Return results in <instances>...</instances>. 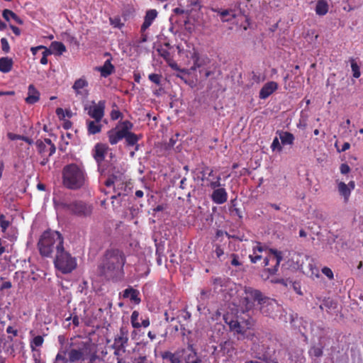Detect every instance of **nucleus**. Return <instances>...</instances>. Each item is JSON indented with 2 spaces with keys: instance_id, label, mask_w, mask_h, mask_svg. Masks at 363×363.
Masks as SVG:
<instances>
[{
  "instance_id": "f257e3e1",
  "label": "nucleus",
  "mask_w": 363,
  "mask_h": 363,
  "mask_svg": "<svg viewBox=\"0 0 363 363\" xmlns=\"http://www.w3.org/2000/svg\"><path fill=\"white\" fill-rule=\"evenodd\" d=\"M64 247V238L61 233L55 230H46L40 237L38 248L40 255L44 257H54Z\"/></svg>"
},
{
  "instance_id": "f03ea898",
  "label": "nucleus",
  "mask_w": 363,
  "mask_h": 363,
  "mask_svg": "<svg viewBox=\"0 0 363 363\" xmlns=\"http://www.w3.org/2000/svg\"><path fill=\"white\" fill-rule=\"evenodd\" d=\"M263 252L267 254L263 262L264 267L269 264L270 260L275 261L276 263L273 267H269L266 269L270 274H275L278 271L280 262L283 259L282 252L276 249L267 248L261 242H256L252 247V253L249 255L251 262L256 263L259 261L262 257V253Z\"/></svg>"
},
{
  "instance_id": "7ed1b4c3",
  "label": "nucleus",
  "mask_w": 363,
  "mask_h": 363,
  "mask_svg": "<svg viewBox=\"0 0 363 363\" xmlns=\"http://www.w3.org/2000/svg\"><path fill=\"white\" fill-rule=\"evenodd\" d=\"M86 180V173L82 166L72 163L63 167L62 184L67 189H79L85 185Z\"/></svg>"
},
{
  "instance_id": "20e7f679",
  "label": "nucleus",
  "mask_w": 363,
  "mask_h": 363,
  "mask_svg": "<svg viewBox=\"0 0 363 363\" xmlns=\"http://www.w3.org/2000/svg\"><path fill=\"white\" fill-rule=\"evenodd\" d=\"M125 257L118 250L107 251L105 259L101 266V273L108 279H113L123 270Z\"/></svg>"
},
{
  "instance_id": "39448f33",
  "label": "nucleus",
  "mask_w": 363,
  "mask_h": 363,
  "mask_svg": "<svg viewBox=\"0 0 363 363\" xmlns=\"http://www.w3.org/2000/svg\"><path fill=\"white\" fill-rule=\"evenodd\" d=\"M245 301L246 302V308L250 309L252 307V302L257 301L260 305L259 309L262 313H269L268 310H265L266 306H274L276 305V301L273 299L265 297L262 295L261 291L254 289L250 287H245Z\"/></svg>"
},
{
  "instance_id": "423d86ee",
  "label": "nucleus",
  "mask_w": 363,
  "mask_h": 363,
  "mask_svg": "<svg viewBox=\"0 0 363 363\" xmlns=\"http://www.w3.org/2000/svg\"><path fill=\"white\" fill-rule=\"evenodd\" d=\"M53 262L55 267L63 274L72 272L77 266L76 258L64 247L54 256Z\"/></svg>"
},
{
  "instance_id": "0eeeda50",
  "label": "nucleus",
  "mask_w": 363,
  "mask_h": 363,
  "mask_svg": "<svg viewBox=\"0 0 363 363\" xmlns=\"http://www.w3.org/2000/svg\"><path fill=\"white\" fill-rule=\"evenodd\" d=\"M93 345L90 342L79 341L72 342L68 351L69 362L71 363L84 361L87 359Z\"/></svg>"
},
{
  "instance_id": "6e6552de",
  "label": "nucleus",
  "mask_w": 363,
  "mask_h": 363,
  "mask_svg": "<svg viewBox=\"0 0 363 363\" xmlns=\"http://www.w3.org/2000/svg\"><path fill=\"white\" fill-rule=\"evenodd\" d=\"M61 206L65 211H69L72 215L79 217H87L91 216L93 211L91 204L85 203L82 201H74L70 203H62Z\"/></svg>"
},
{
  "instance_id": "1a4fd4ad",
  "label": "nucleus",
  "mask_w": 363,
  "mask_h": 363,
  "mask_svg": "<svg viewBox=\"0 0 363 363\" xmlns=\"http://www.w3.org/2000/svg\"><path fill=\"white\" fill-rule=\"evenodd\" d=\"M105 101H99L97 104L91 101V104L85 107L87 113L96 121H101L104 116Z\"/></svg>"
},
{
  "instance_id": "9d476101",
  "label": "nucleus",
  "mask_w": 363,
  "mask_h": 363,
  "mask_svg": "<svg viewBox=\"0 0 363 363\" xmlns=\"http://www.w3.org/2000/svg\"><path fill=\"white\" fill-rule=\"evenodd\" d=\"M128 342V329L126 326H122L120 331L114 337L112 348L126 349Z\"/></svg>"
},
{
  "instance_id": "9b49d317",
  "label": "nucleus",
  "mask_w": 363,
  "mask_h": 363,
  "mask_svg": "<svg viewBox=\"0 0 363 363\" xmlns=\"http://www.w3.org/2000/svg\"><path fill=\"white\" fill-rule=\"evenodd\" d=\"M89 83L87 80L85 78L82 77L74 82L72 85V89L75 91L77 96H81L82 97L86 98L89 95V91L87 89Z\"/></svg>"
},
{
  "instance_id": "f8f14e48",
  "label": "nucleus",
  "mask_w": 363,
  "mask_h": 363,
  "mask_svg": "<svg viewBox=\"0 0 363 363\" xmlns=\"http://www.w3.org/2000/svg\"><path fill=\"white\" fill-rule=\"evenodd\" d=\"M158 15L156 9H149L146 11L144 22L141 26V32L144 33L153 23Z\"/></svg>"
},
{
  "instance_id": "ddd939ff",
  "label": "nucleus",
  "mask_w": 363,
  "mask_h": 363,
  "mask_svg": "<svg viewBox=\"0 0 363 363\" xmlns=\"http://www.w3.org/2000/svg\"><path fill=\"white\" fill-rule=\"evenodd\" d=\"M108 142L111 145H116L121 140L125 135L119 129V126L113 128L107 132Z\"/></svg>"
},
{
  "instance_id": "4468645a",
  "label": "nucleus",
  "mask_w": 363,
  "mask_h": 363,
  "mask_svg": "<svg viewBox=\"0 0 363 363\" xmlns=\"http://www.w3.org/2000/svg\"><path fill=\"white\" fill-rule=\"evenodd\" d=\"M278 88V84L275 82H269L266 83L259 91V98L265 99L269 97Z\"/></svg>"
},
{
  "instance_id": "2eb2a0df",
  "label": "nucleus",
  "mask_w": 363,
  "mask_h": 363,
  "mask_svg": "<svg viewBox=\"0 0 363 363\" xmlns=\"http://www.w3.org/2000/svg\"><path fill=\"white\" fill-rule=\"evenodd\" d=\"M211 199L215 203H224L228 199V193L224 188L216 189L213 191Z\"/></svg>"
},
{
  "instance_id": "dca6fc26",
  "label": "nucleus",
  "mask_w": 363,
  "mask_h": 363,
  "mask_svg": "<svg viewBox=\"0 0 363 363\" xmlns=\"http://www.w3.org/2000/svg\"><path fill=\"white\" fill-rule=\"evenodd\" d=\"M108 150V147L106 144L97 143L94 150V157L95 160L100 162L105 158V155Z\"/></svg>"
},
{
  "instance_id": "f3484780",
  "label": "nucleus",
  "mask_w": 363,
  "mask_h": 363,
  "mask_svg": "<svg viewBox=\"0 0 363 363\" xmlns=\"http://www.w3.org/2000/svg\"><path fill=\"white\" fill-rule=\"evenodd\" d=\"M238 339H247L248 340H250L251 342H252L253 344L252 350L255 351L258 350V343L259 342V339L257 337V334L253 331L245 329L243 333L242 334L241 337H238Z\"/></svg>"
},
{
  "instance_id": "a211bd4d",
  "label": "nucleus",
  "mask_w": 363,
  "mask_h": 363,
  "mask_svg": "<svg viewBox=\"0 0 363 363\" xmlns=\"http://www.w3.org/2000/svg\"><path fill=\"white\" fill-rule=\"evenodd\" d=\"M40 99V93L33 84H30L28 89V96L26 101L28 104H33Z\"/></svg>"
},
{
  "instance_id": "6ab92c4d",
  "label": "nucleus",
  "mask_w": 363,
  "mask_h": 363,
  "mask_svg": "<svg viewBox=\"0 0 363 363\" xmlns=\"http://www.w3.org/2000/svg\"><path fill=\"white\" fill-rule=\"evenodd\" d=\"M139 294L140 293L138 290L134 289L132 287H129L123 291V296L125 298H130V301L138 304L140 302Z\"/></svg>"
},
{
  "instance_id": "aec40b11",
  "label": "nucleus",
  "mask_w": 363,
  "mask_h": 363,
  "mask_svg": "<svg viewBox=\"0 0 363 363\" xmlns=\"http://www.w3.org/2000/svg\"><path fill=\"white\" fill-rule=\"evenodd\" d=\"M281 143L283 145H292L294 141V136L292 133L287 131H277Z\"/></svg>"
},
{
  "instance_id": "412c9836",
  "label": "nucleus",
  "mask_w": 363,
  "mask_h": 363,
  "mask_svg": "<svg viewBox=\"0 0 363 363\" xmlns=\"http://www.w3.org/2000/svg\"><path fill=\"white\" fill-rule=\"evenodd\" d=\"M213 11L214 12L218 13L221 18L223 22H228L230 21L233 18L235 17V14L234 13L233 10H220L219 9H213Z\"/></svg>"
},
{
  "instance_id": "4be33fe9",
  "label": "nucleus",
  "mask_w": 363,
  "mask_h": 363,
  "mask_svg": "<svg viewBox=\"0 0 363 363\" xmlns=\"http://www.w3.org/2000/svg\"><path fill=\"white\" fill-rule=\"evenodd\" d=\"M184 362L185 363H201V359L192 347H190L189 351L185 354Z\"/></svg>"
},
{
  "instance_id": "5701e85b",
  "label": "nucleus",
  "mask_w": 363,
  "mask_h": 363,
  "mask_svg": "<svg viewBox=\"0 0 363 363\" xmlns=\"http://www.w3.org/2000/svg\"><path fill=\"white\" fill-rule=\"evenodd\" d=\"M337 190L340 195L344 198V201L345 203L348 202L351 191L348 189L347 185L343 182H338Z\"/></svg>"
},
{
  "instance_id": "b1692460",
  "label": "nucleus",
  "mask_w": 363,
  "mask_h": 363,
  "mask_svg": "<svg viewBox=\"0 0 363 363\" xmlns=\"http://www.w3.org/2000/svg\"><path fill=\"white\" fill-rule=\"evenodd\" d=\"M124 138L128 146H135V150H138V142L141 138V135L130 133L125 134Z\"/></svg>"
},
{
  "instance_id": "393cba45",
  "label": "nucleus",
  "mask_w": 363,
  "mask_h": 363,
  "mask_svg": "<svg viewBox=\"0 0 363 363\" xmlns=\"http://www.w3.org/2000/svg\"><path fill=\"white\" fill-rule=\"evenodd\" d=\"M97 69L101 72V75L104 77H106L110 75L114 71V67L111 64L110 60L105 61L102 67H99Z\"/></svg>"
},
{
  "instance_id": "a878e982",
  "label": "nucleus",
  "mask_w": 363,
  "mask_h": 363,
  "mask_svg": "<svg viewBox=\"0 0 363 363\" xmlns=\"http://www.w3.org/2000/svg\"><path fill=\"white\" fill-rule=\"evenodd\" d=\"M329 9V5L327 0H318L315 6V13L318 16L325 15Z\"/></svg>"
},
{
  "instance_id": "bb28decb",
  "label": "nucleus",
  "mask_w": 363,
  "mask_h": 363,
  "mask_svg": "<svg viewBox=\"0 0 363 363\" xmlns=\"http://www.w3.org/2000/svg\"><path fill=\"white\" fill-rule=\"evenodd\" d=\"M100 122L101 121H98L96 120L88 121L86 122L89 134L94 135L101 132L102 125H101Z\"/></svg>"
},
{
  "instance_id": "cd10ccee",
  "label": "nucleus",
  "mask_w": 363,
  "mask_h": 363,
  "mask_svg": "<svg viewBox=\"0 0 363 363\" xmlns=\"http://www.w3.org/2000/svg\"><path fill=\"white\" fill-rule=\"evenodd\" d=\"M13 60L9 57L0 58V71L3 73H7L12 69Z\"/></svg>"
},
{
  "instance_id": "c85d7f7f",
  "label": "nucleus",
  "mask_w": 363,
  "mask_h": 363,
  "mask_svg": "<svg viewBox=\"0 0 363 363\" xmlns=\"http://www.w3.org/2000/svg\"><path fill=\"white\" fill-rule=\"evenodd\" d=\"M225 323L229 325L230 329L231 330L242 335V334L243 333V332L245 329H244V328L242 326H241V325L240 324V323L238 320H231L230 321H228V318H225Z\"/></svg>"
},
{
  "instance_id": "c756f323",
  "label": "nucleus",
  "mask_w": 363,
  "mask_h": 363,
  "mask_svg": "<svg viewBox=\"0 0 363 363\" xmlns=\"http://www.w3.org/2000/svg\"><path fill=\"white\" fill-rule=\"evenodd\" d=\"M2 16L7 21H9L10 19H13L20 25L23 23V20L21 18H19L15 13H13L12 11L9 9H4L3 11Z\"/></svg>"
},
{
  "instance_id": "7c9ffc66",
  "label": "nucleus",
  "mask_w": 363,
  "mask_h": 363,
  "mask_svg": "<svg viewBox=\"0 0 363 363\" xmlns=\"http://www.w3.org/2000/svg\"><path fill=\"white\" fill-rule=\"evenodd\" d=\"M50 49L52 50L53 53L58 55H61L66 51L65 45L62 43L57 41H55L51 43Z\"/></svg>"
},
{
  "instance_id": "2f4dec72",
  "label": "nucleus",
  "mask_w": 363,
  "mask_h": 363,
  "mask_svg": "<svg viewBox=\"0 0 363 363\" xmlns=\"http://www.w3.org/2000/svg\"><path fill=\"white\" fill-rule=\"evenodd\" d=\"M162 359H168L170 363H181V359L178 354L171 352H164L161 354Z\"/></svg>"
},
{
  "instance_id": "473e14b6",
  "label": "nucleus",
  "mask_w": 363,
  "mask_h": 363,
  "mask_svg": "<svg viewBox=\"0 0 363 363\" xmlns=\"http://www.w3.org/2000/svg\"><path fill=\"white\" fill-rule=\"evenodd\" d=\"M38 152L39 154H40L43 157H45L46 154H49V149L48 146L46 145L45 143L43 142V140H38L35 143Z\"/></svg>"
},
{
  "instance_id": "72a5a7b5",
  "label": "nucleus",
  "mask_w": 363,
  "mask_h": 363,
  "mask_svg": "<svg viewBox=\"0 0 363 363\" xmlns=\"http://www.w3.org/2000/svg\"><path fill=\"white\" fill-rule=\"evenodd\" d=\"M88 363H102V359L96 354V351L94 350V347L91 349L90 354H89Z\"/></svg>"
},
{
  "instance_id": "f704fd0d",
  "label": "nucleus",
  "mask_w": 363,
  "mask_h": 363,
  "mask_svg": "<svg viewBox=\"0 0 363 363\" xmlns=\"http://www.w3.org/2000/svg\"><path fill=\"white\" fill-rule=\"evenodd\" d=\"M133 127V125L131 122L129 121H125L121 123L119 129L125 135L132 133L130 130H132Z\"/></svg>"
},
{
  "instance_id": "c9c22d12",
  "label": "nucleus",
  "mask_w": 363,
  "mask_h": 363,
  "mask_svg": "<svg viewBox=\"0 0 363 363\" xmlns=\"http://www.w3.org/2000/svg\"><path fill=\"white\" fill-rule=\"evenodd\" d=\"M69 362V358H66V351L60 350L55 357V361L54 363H67Z\"/></svg>"
},
{
  "instance_id": "e433bc0d",
  "label": "nucleus",
  "mask_w": 363,
  "mask_h": 363,
  "mask_svg": "<svg viewBox=\"0 0 363 363\" xmlns=\"http://www.w3.org/2000/svg\"><path fill=\"white\" fill-rule=\"evenodd\" d=\"M139 313L134 311L130 317L131 324L134 328H139L141 327L140 323L138 322Z\"/></svg>"
},
{
  "instance_id": "4c0bfd02",
  "label": "nucleus",
  "mask_w": 363,
  "mask_h": 363,
  "mask_svg": "<svg viewBox=\"0 0 363 363\" xmlns=\"http://www.w3.org/2000/svg\"><path fill=\"white\" fill-rule=\"evenodd\" d=\"M351 68L353 72V77L354 78H359L361 75L359 67L354 60H351Z\"/></svg>"
},
{
  "instance_id": "58836bf2",
  "label": "nucleus",
  "mask_w": 363,
  "mask_h": 363,
  "mask_svg": "<svg viewBox=\"0 0 363 363\" xmlns=\"http://www.w3.org/2000/svg\"><path fill=\"white\" fill-rule=\"evenodd\" d=\"M114 350V355L116 356L118 363H122L121 356L125 352L126 349L124 348H113Z\"/></svg>"
},
{
  "instance_id": "ea45409f",
  "label": "nucleus",
  "mask_w": 363,
  "mask_h": 363,
  "mask_svg": "<svg viewBox=\"0 0 363 363\" xmlns=\"http://www.w3.org/2000/svg\"><path fill=\"white\" fill-rule=\"evenodd\" d=\"M44 342V340H43V337L40 335H38V336H35L31 343H30V346L32 347V350H34V347L33 346H35V347H40L43 343Z\"/></svg>"
},
{
  "instance_id": "a19ab883",
  "label": "nucleus",
  "mask_w": 363,
  "mask_h": 363,
  "mask_svg": "<svg viewBox=\"0 0 363 363\" xmlns=\"http://www.w3.org/2000/svg\"><path fill=\"white\" fill-rule=\"evenodd\" d=\"M43 142L45 143L46 145L48 146L49 154L48 157L52 156L56 151L55 145L52 143L50 139L46 138Z\"/></svg>"
},
{
  "instance_id": "79ce46f5",
  "label": "nucleus",
  "mask_w": 363,
  "mask_h": 363,
  "mask_svg": "<svg viewBox=\"0 0 363 363\" xmlns=\"http://www.w3.org/2000/svg\"><path fill=\"white\" fill-rule=\"evenodd\" d=\"M209 182V184H208V186L213 189V191L216 189H218V188H220L221 186V184H220V177L218 176V177H216V180L215 181H208Z\"/></svg>"
},
{
  "instance_id": "37998d69",
  "label": "nucleus",
  "mask_w": 363,
  "mask_h": 363,
  "mask_svg": "<svg viewBox=\"0 0 363 363\" xmlns=\"http://www.w3.org/2000/svg\"><path fill=\"white\" fill-rule=\"evenodd\" d=\"M10 223L9 221L6 220V217L4 214L0 215V226L1 228V230L3 232H5L6 230L9 226Z\"/></svg>"
},
{
  "instance_id": "c03bdc74",
  "label": "nucleus",
  "mask_w": 363,
  "mask_h": 363,
  "mask_svg": "<svg viewBox=\"0 0 363 363\" xmlns=\"http://www.w3.org/2000/svg\"><path fill=\"white\" fill-rule=\"evenodd\" d=\"M1 49L5 53H8L10 51V46L6 38H2L1 39Z\"/></svg>"
},
{
  "instance_id": "a18cd8bd",
  "label": "nucleus",
  "mask_w": 363,
  "mask_h": 363,
  "mask_svg": "<svg viewBox=\"0 0 363 363\" xmlns=\"http://www.w3.org/2000/svg\"><path fill=\"white\" fill-rule=\"evenodd\" d=\"M271 148L272 150H278L279 152L281 151L282 150V147L280 145V143H279V138H275L274 140H273V142L272 143V145H271Z\"/></svg>"
},
{
  "instance_id": "49530a36",
  "label": "nucleus",
  "mask_w": 363,
  "mask_h": 363,
  "mask_svg": "<svg viewBox=\"0 0 363 363\" xmlns=\"http://www.w3.org/2000/svg\"><path fill=\"white\" fill-rule=\"evenodd\" d=\"M149 79L156 84L160 83V76L157 74H150L148 77Z\"/></svg>"
},
{
  "instance_id": "de8ad7c7",
  "label": "nucleus",
  "mask_w": 363,
  "mask_h": 363,
  "mask_svg": "<svg viewBox=\"0 0 363 363\" xmlns=\"http://www.w3.org/2000/svg\"><path fill=\"white\" fill-rule=\"evenodd\" d=\"M322 272L330 279H333V271L328 268V267H323L322 269Z\"/></svg>"
},
{
  "instance_id": "09e8293b",
  "label": "nucleus",
  "mask_w": 363,
  "mask_h": 363,
  "mask_svg": "<svg viewBox=\"0 0 363 363\" xmlns=\"http://www.w3.org/2000/svg\"><path fill=\"white\" fill-rule=\"evenodd\" d=\"M340 171L341 174H346L350 172V167L348 164L343 163L340 167Z\"/></svg>"
},
{
  "instance_id": "8fccbe9b",
  "label": "nucleus",
  "mask_w": 363,
  "mask_h": 363,
  "mask_svg": "<svg viewBox=\"0 0 363 363\" xmlns=\"http://www.w3.org/2000/svg\"><path fill=\"white\" fill-rule=\"evenodd\" d=\"M311 352L315 357H320L323 354L322 349L319 347H313L311 350Z\"/></svg>"
},
{
  "instance_id": "3c124183",
  "label": "nucleus",
  "mask_w": 363,
  "mask_h": 363,
  "mask_svg": "<svg viewBox=\"0 0 363 363\" xmlns=\"http://www.w3.org/2000/svg\"><path fill=\"white\" fill-rule=\"evenodd\" d=\"M7 136L11 140H21L22 138V135H16L12 133H9Z\"/></svg>"
},
{
  "instance_id": "603ef678",
  "label": "nucleus",
  "mask_w": 363,
  "mask_h": 363,
  "mask_svg": "<svg viewBox=\"0 0 363 363\" xmlns=\"http://www.w3.org/2000/svg\"><path fill=\"white\" fill-rule=\"evenodd\" d=\"M121 113L120 111L117 110H113L111 113V118L112 120H117L120 116Z\"/></svg>"
},
{
  "instance_id": "864d4df0",
  "label": "nucleus",
  "mask_w": 363,
  "mask_h": 363,
  "mask_svg": "<svg viewBox=\"0 0 363 363\" xmlns=\"http://www.w3.org/2000/svg\"><path fill=\"white\" fill-rule=\"evenodd\" d=\"M209 170V168L206 167L203 169V170L201 171V174H202V177H201V179L203 181V180H207V181H209V179L206 177L207 176V174H208V171Z\"/></svg>"
},
{
  "instance_id": "5fc2aeb1",
  "label": "nucleus",
  "mask_w": 363,
  "mask_h": 363,
  "mask_svg": "<svg viewBox=\"0 0 363 363\" xmlns=\"http://www.w3.org/2000/svg\"><path fill=\"white\" fill-rule=\"evenodd\" d=\"M70 319H72V323L75 326H78L79 325V318L77 315H74L73 317L70 315L66 319V320H69Z\"/></svg>"
},
{
  "instance_id": "6e6d98bb",
  "label": "nucleus",
  "mask_w": 363,
  "mask_h": 363,
  "mask_svg": "<svg viewBox=\"0 0 363 363\" xmlns=\"http://www.w3.org/2000/svg\"><path fill=\"white\" fill-rule=\"evenodd\" d=\"M195 57L196 59L194 60V66L191 68V70H196V68L200 67L202 65L201 62H199V59L197 57Z\"/></svg>"
},
{
  "instance_id": "4d7b16f0",
  "label": "nucleus",
  "mask_w": 363,
  "mask_h": 363,
  "mask_svg": "<svg viewBox=\"0 0 363 363\" xmlns=\"http://www.w3.org/2000/svg\"><path fill=\"white\" fill-rule=\"evenodd\" d=\"M133 363H148V362H147V357L143 356V357H140L138 359H135L134 360Z\"/></svg>"
},
{
  "instance_id": "13d9d810",
  "label": "nucleus",
  "mask_w": 363,
  "mask_h": 363,
  "mask_svg": "<svg viewBox=\"0 0 363 363\" xmlns=\"http://www.w3.org/2000/svg\"><path fill=\"white\" fill-rule=\"evenodd\" d=\"M6 333H11V334H13L14 336H16L17 334H18V331L16 330H15L13 327L11 326H9L7 328H6Z\"/></svg>"
},
{
  "instance_id": "bf43d9fd",
  "label": "nucleus",
  "mask_w": 363,
  "mask_h": 363,
  "mask_svg": "<svg viewBox=\"0 0 363 363\" xmlns=\"http://www.w3.org/2000/svg\"><path fill=\"white\" fill-rule=\"evenodd\" d=\"M10 28L16 35H19L21 34V30L18 27L11 25Z\"/></svg>"
},
{
  "instance_id": "052dcab7",
  "label": "nucleus",
  "mask_w": 363,
  "mask_h": 363,
  "mask_svg": "<svg viewBox=\"0 0 363 363\" xmlns=\"http://www.w3.org/2000/svg\"><path fill=\"white\" fill-rule=\"evenodd\" d=\"M215 252L218 257H220L221 255L224 254L223 250L220 247H217L216 248Z\"/></svg>"
},
{
  "instance_id": "680f3d73",
  "label": "nucleus",
  "mask_w": 363,
  "mask_h": 363,
  "mask_svg": "<svg viewBox=\"0 0 363 363\" xmlns=\"http://www.w3.org/2000/svg\"><path fill=\"white\" fill-rule=\"evenodd\" d=\"M276 306H277V303H276V305H274V306H272H272H265V310H268L269 313H267H267H264V314H265L266 315H269L272 313V312L274 311V308H275Z\"/></svg>"
},
{
  "instance_id": "e2e57ef3",
  "label": "nucleus",
  "mask_w": 363,
  "mask_h": 363,
  "mask_svg": "<svg viewBox=\"0 0 363 363\" xmlns=\"http://www.w3.org/2000/svg\"><path fill=\"white\" fill-rule=\"evenodd\" d=\"M43 48H45V47L43 46V45H40V46H38V47L32 48H31V52H32V53L33 55H35L38 50H40V49H43Z\"/></svg>"
},
{
  "instance_id": "0e129e2a",
  "label": "nucleus",
  "mask_w": 363,
  "mask_h": 363,
  "mask_svg": "<svg viewBox=\"0 0 363 363\" xmlns=\"http://www.w3.org/2000/svg\"><path fill=\"white\" fill-rule=\"evenodd\" d=\"M141 326L144 327V328H147L150 325V320L149 319H145L142 321V323H140Z\"/></svg>"
},
{
  "instance_id": "69168bd1",
  "label": "nucleus",
  "mask_w": 363,
  "mask_h": 363,
  "mask_svg": "<svg viewBox=\"0 0 363 363\" xmlns=\"http://www.w3.org/2000/svg\"><path fill=\"white\" fill-rule=\"evenodd\" d=\"M348 189L352 191L355 187V183L354 181L350 182L347 184Z\"/></svg>"
},
{
  "instance_id": "338daca9",
  "label": "nucleus",
  "mask_w": 363,
  "mask_h": 363,
  "mask_svg": "<svg viewBox=\"0 0 363 363\" xmlns=\"http://www.w3.org/2000/svg\"><path fill=\"white\" fill-rule=\"evenodd\" d=\"M11 287V283L10 281H5L3 283L2 289H10Z\"/></svg>"
},
{
  "instance_id": "774afa93",
  "label": "nucleus",
  "mask_w": 363,
  "mask_h": 363,
  "mask_svg": "<svg viewBox=\"0 0 363 363\" xmlns=\"http://www.w3.org/2000/svg\"><path fill=\"white\" fill-rule=\"evenodd\" d=\"M350 147V145L349 143H345L342 147L341 151L344 152L347 150Z\"/></svg>"
}]
</instances>
